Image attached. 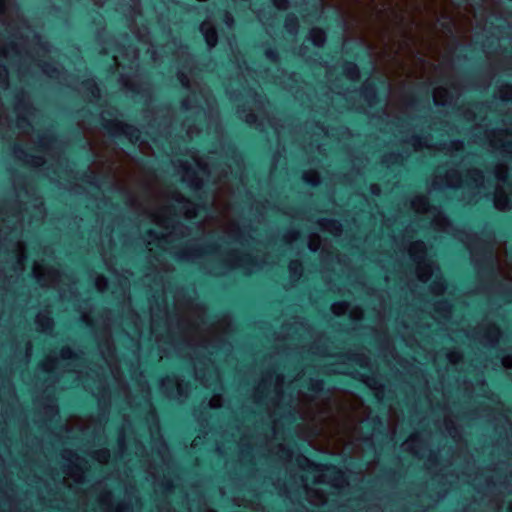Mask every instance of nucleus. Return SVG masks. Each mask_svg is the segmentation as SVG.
Returning a JSON list of instances; mask_svg holds the SVG:
<instances>
[{
	"mask_svg": "<svg viewBox=\"0 0 512 512\" xmlns=\"http://www.w3.org/2000/svg\"><path fill=\"white\" fill-rule=\"evenodd\" d=\"M139 11V2L138 0H131L130 4V13L135 14Z\"/></svg>",
	"mask_w": 512,
	"mask_h": 512,
	"instance_id": "31",
	"label": "nucleus"
},
{
	"mask_svg": "<svg viewBox=\"0 0 512 512\" xmlns=\"http://www.w3.org/2000/svg\"><path fill=\"white\" fill-rule=\"evenodd\" d=\"M178 78L181 82V84L184 86V87H187L189 88L190 87V82H189V79L188 77L184 74V72H179L178 74Z\"/></svg>",
	"mask_w": 512,
	"mask_h": 512,
	"instance_id": "28",
	"label": "nucleus"
},
{
	"mask_svg": "<svg viewBox=\"0 0 512 512\" xmlns=\"http://www.w3.org/2000/svg\"><path fill=\"white\" fill-rule=\"evenodd\" d=\"M254 121V116L253 115H249L246 119V122H253Z\"/></svg>",
	"mask_w": 512,
	"mask_h": 512,
	"instance_id": "40",
	"label": "nucleus"
},
{
	"mask_svg": "<svg viewBox=\"0 0 512 512\" xmlns=\"http://www.w3.org/2000/svg\"><path fill=\"white\" fill-rule=\"evenodd\" d=\"M452 145L456 150H460L463 148V144L461 142H453Z\"/></svg>",
	"mask_w": 512,
	"mask_h": 512,
	"instance_id": "37",
	"label": "nucleus"
},
{
	"mask_svg": "<svg viewBox=\"0 0 512 512\" xmlns=\"http://www.w3.org/2000/svg\"><path fill=\"white\" fill-rule=\"evenodd\" d=\"M138 38L141 40V41H145V36L144 35H138Z\"/></svg>",
	"mask_w": 512,
	"mask_h": 512,
	"instance_id": "44",
	"label": "nucleus"
},
{
	"mask_svg": "<svg viewBox=\"0 0 512 512\" xmlns=\"http://www.w3.org/2000/svg\"><path fill=\"white\" fill-rule=\"evenodd\" d=\"M495 149H500L503 152L512 156V134L500 131L495 134V139L491 140Z\"/></svg>",
	"mask_w": 512,
	"mask_h": 512,
	"instance_id": "9",
	"label": "nucleus"
},
{
	"mask_svg": "<svg viewBox=\"0 0 512 512\" xmlns=\"http://www.w3.org/2000/svg\"><path fill=\"white\" fill-rule=\"evenodd\" d=\"M344 374H345V375L350 376V377H351V378H353V379H356V376H355V374H354V373H348V372H345Z\"/></svg>",
	"mask_w": 512,
	"mask_h": 512,
	"instance_id": "41",
	"label": "nucleus"
},
{
	"mask_svg": "<svg viewBox=\"0 0 512 512\" xmlns=\"http://www.w3.org/2000/svg\"><path fill=\"white\" fill-rule=\"evenodd\" d=\"M63 356L64 358H72L75 357V354L70 349H67L64 351Z\"/></svg>",
	"mask_w": 512,
	"mask_h": 512,
	"instance_id": "35",
	"label": "nucleus"
},
{
	"mask_svg": "<svg viewBox=\"0 0 512 512\" xmlns=\"http://www.w3.org/2000/svg\"><path fill=\"white\" fill-rule=\"evenodd\" d=\"M173 254L183 260H192L200 256V253L198 250L193 249L190 245L186 246L183 249L175 250Z\"/></svg>",
	"mask_w": 512,
	"mask_h": 512,
	"instance_id": "13",
	"label": "nucleus"
},
{
	"mask_svg": "<svg viewBox=\"0 0 512 512\" xmlns=\"http://www.w3.org/2000/svg\"><path fill=\"white\" fill-rule=\"evenodd\" d=\"M150 217L151 220L162 229L159 235L154 231H150V236L157 239L162 248L167 249V245L176 233L171 208L167 205H163L158 210L153 211Z\"/></svg>",
	"mask_w": 512,
	"mask_h": 512,
	"instance_id": "2",
	"label": "nucleus"
},
{
	"mask_svg": "<svg viewBox=\"0 0 512 512\" xmlns=\"http://www.w3.org/2000/svg\"><path fill=\"white\" fill-rule=\"evenodd\" d=\"M303 178L306 182L312 185H317L320 182L319 174L316 171L305 172Z\"/></svg>",
	"mask_w": 512,
	"mask_h": 512,
	"instance_id": "19",
	"label": "nucleus"
},
{
	"mask_svg": "<svg viewBox=\"0 0 512 512\" xmlns=\"http://www.w3.org/2000/svg\"><path fill=\"white\" fill-rule=\"evenodd\" d=\"M336 382H337V383H340V384H344V385H346V386H350V383H348V382H343L342 380H338V381H336Z\"/></svg>",
	"mask_w": 512,
	"mask_h": 512,
	"instance_id": "42",
	"label": "nucleus"
},
{
	"mask_svg": "<svg viewBox=\"0 0 512 512\" xmlns=\"http://www.w3.org/2000/svg\"><path fill=\"white\" fill-rule=\"evenodd\" d=\"M0 55H2L5 58L10 57V51L6 48H3L0 50Z\"/></svg>",
	"mask_w": 512,
	"mask_h": 512,
	"instance_id": "36",
	"label": "nucleus"
},
{
	"mask_svg": "<svg viewBox=\"0 0 512 512\" xmlns=\"http://www.w3.org/2000/svg\"><path fill=\"white\" fill-rule=\"evenodd\" d=\"M289 271L292 278H299L302 273V264L298 260L291 261L289 264Z\"/></svg>",
	"mask_w": 512,
	"mask_h": 512,
	"instance_id": "18",
	"label": "nucleus"
},
{
	"mask_svg": "<svg viewBox=\"0 0 512 512\" xmlns=\"http://www.w3.org/2000/svg\"><path fill=\"white\" fill-rule=\"evenodd\" d=\"M508 168L505 164H499L495 170V178L497 180L494 193V206L500 211H506L511 208V200L506 194L505 187L507 185Z\"/></svg>",
	"mask_w": 512,
	"mask_h": 512,
	"instance_id": "5",
	"label": "nucleus"
},
{
	"mask_svg": "<svg viewBox=\"0 0 512 512\" xmlns=\"http://www.w3.org/2000/svg\"><path fill=\"white\" fill-rule=\"evenodd\" d=\"M16 111L18 114V128L22 129L23 133L29 134V131L25 129V126H28L29 128L31 127V119L34 117L33 108L27 100L21 99L16 105Z\"/></svg>",
	"mask_w": 512,
	"mask_h": 512,
	"instance_id": "6",
	"label": "nucleus"
},
{
	"mask_svg": "<svg viewBox=\"0 0 512 512\" xmlns=\"http://www.w3.org/2000/svg\"><path fill=\"white\" fill-rule=\"evenodd\" d=\"M302 386L315 395H325L331 391L330 388H325V381L322 379L309 378L303 382Z\"/></svg>",
	"mask_w": 512,
	"mask_h": 512,
	"instance_id": "10",
	"label": "nucleus"
},
{
	"mask_svg": "<svg viewBox=\"0 0 512 512\" xmlns=\"http://www.w3.org/2000/svg\"><path fill=\"white\" fill-rule=\"evenodd\" d=\"M408 253L415 266L417 278L422 281H428L437 271L435 263L427 257V248L421 241L413 242L409 245Z\"/></svg>",
	"mask_w": 512,
	"mask_h": 512,
	"instance_id": "3",
	"label": "nucleus"
},
{
	"mask_svg": "<svg viewBox=\"0 0 512 512\" xmlns=\"http://www.w3.org/2000/svg\"><path fill=\"white\" fill-rule=\"evenodd\" d=\"M37 138H38L37 146L40 149H47L48 147H50L51 139L49 137L37 135Z\"/></svg>",
	"mask_w": 512,
	"mask_h": 512,
	"instance_id": "25",
	"label": "nucleus"
},
{
	"mask_svg": "<svg viewBox=\"0 0 512 512\" xmlns=\"http://www.w3.org/2000/svg\"><path fill=\"white\" fill-rule=\"evenodd\" d=\"M412 208L417 213H423L427 220H430L435 230L450 232L452 226L449 220L443 213L436 207H430L428 201L424 196H416L411 201Z\"/></svg>",
	"mask_w": 512,
	"mask_h": 512,
	"instance_id": "4",
	"label": "nucleus"
},
{
	"mask_svg": "<svg viewBox=\"0 0 512 512\" xmlns=\"http://www.w3.org/2000/svg\"><path fill=\"white\" fill-rule=\"evenodd\" d=\"M465 242H466V244H467L468 248L470 249V252H471L472 257H473V258H476V256H477V246H476V245H474V244L472 243V241H471V240H469V239H467Z\"/></svg>",
	"mask_w": 512,
	"mask_h": 512,
	"instance_id": "29",
	"label": "nucleus"
},
{
	"mask_svg": "<svg viewBox=\"0 0 512 512\" xmlns=\"http://www.w3.org/2000/svg\"><path fill=\"white\" fill-rule=\"evenodd\" d=\"M18 16V10L12 0H0V22L10 27Z\"/></svg>",
	"mask_w": 512,
	"mask_h": 512,
	"instance_id": "7",
	"label": "nucleus"
},
{
	"mask_svg": "<svg viewBox=\"0 0 512 512\" xmlns=\"http://www.w3.org/2000/svg\"><path fill=\"white\" fill-rule=\"evenodd\" d=\"M33 274L37 279H44L46 277V272L44 270L43 265L40 262L34 263Z\"/></svg>",
	"mask_w": 512,
	"mask_h": 512,
	"instance_id": "23",
	"label": "nucleus"
},
{
	"mask_svg": "<svg viewBox=\"0 0 512 512\" xmlns=\"http://www.w3.org/2000/svg\"><path fill=\"white\" fill-rule=\"evenodd\" d=\"M371 190H372V193H374V194H378V192H379V187H378L377 185H372Z\"/></svg>",
	"mask_w": 512,
	"mask_h": 512,
	"instance_id": "38",
	"label": "nucleus"
},
{
	"mask_svg": "<svg viewBox=\"0 0 512 512\" xmlns=\"http://www.w3.org/2000/svg\"><path fill=\"white\" fill-rule=\"evenodd\" d=\"M106 285L107 284H106L105 279L103 277H99L97 279V284H96V288L97 289L104 288Z\"/></svg>",
	"mask_w": 512,
	"mask_h": 512,
	"instance_id": "33",
	"label": "nucleus"
},
{
	"mask_svg": "<svg viewBox=\"0 0 512 512\" xmlns=\"http://www.w3.org/2000/svg\"><path fill=\"white\" fill-rule=\"evenodd\" d=\"M225 22H226V24L228 26H232V24H233V17H232L231 14H229V13L225 14Z\"/></svg>",
	"mask_w": 512,
	"mask_h": 512,
	"instance_id": "34",
	"label": "nucleus"
},
{
	"mask_svg": "<svg viewBox=\"0 0 512 512\" xmlns=\"http://www.w3.org/2000/svg\"><path fill=\"white\" fill-rule=\"evenodd\" d=\"M8 87V72L4 66L0 65V88L6 89Z\"/></svg>",
	"mask_w": 512,
	"mask_h": 512,
	"instance_id": "24",
	"label": "nucleus"
},
{
	"mask_svg": "<svg viewBox=\"0 0 512 512\" xmlns=\"http://www.w3.org/2000/svg\"><path fill=\"white\" fill-rule=\"evenodd\" d=\"M433 99L437 105H446L449 102V93L443 87H437L433 91Z\"/></svg>",
	"mask_w": 512,
	"mask_h": 512,
	"instance_id": "14",
	"label": "nucleus"
},
{
	"mask_svg": "<svg viewBox=\"0 0 512 512\" xmlns=\"http://www.w3.org/2000/svg\"><path fill=\"white\" fill-rule=\"evenodd\" d=\"M14 259H15V271L21 272L24 270V262L26 260L25 247L22 242H17L14 245Z\"/></svg>",
	"mask_w": 512,
	"mask_h": 512,
	"instance_id": "12",
	"label": "nucleus"
},
{
	"mask_svg": "<svg viewBox=\"0 0 512 512\" xmlns=\"http://www.w3.org/2000/svg\"><path fill=\"white\" fill-rule=\"evenodd\" d=\"M176 201L184 209V215L186 218L192 219L197 215L196 207L194 204H192L191 202H188V201H184L183 198H181V199L177 198Z\"/></svg>",
	"mask_w": 512,
	"mask_h": 512,
	"instance_id": "16",
	"label": "nucleus"
},
{
	"mask_svg": "<svg viewBox=\"0 0 512 512\" xmlns=\"http://www.w3.org/2000/svg\"><path fill=\"white\" fill-rule=\"evenodd\" d=\"M223 226V231L228 234V235H232L233 234V224H222Z\"/></svg>",
	"mask_w": 512,
	"mask_h": 512,
	"instance_id": "32",
	"label": "nucleus"
},
{
	"mask_svg": "<svg viewBox=\"0 0 512 512\" xmlns=\"http://www.w3.org/2000/svg\"><path fill=\"white\" fill-rule=\"evenodd\" d=\"M495 264L503 277L512 280V257L508 256L504 248L497 251Z\"/></svg>",
	"mask_w": 512,
	"mask_h": 512,
	"instance_id": "8",
	"label": "nucleus"
},
{
	"mask_svg": "<svg viewBox=\"0 0 512 512\" xmlns=\"http://www.w3.org/2000/svg\"><path fill=\"white\" fill-rule=\"evenodd\" d=\"M375 399H376L377 401H380V397H379L378 395H375Z\"/></svg>",
	"mask_w": 512,
	"mask_h": 512,
	"instance_id": "45",
	"label": "nucleus"
},
{
	"mask_svg": "<svg viewBox=\"0 0 512 512\" xmlns=\"http://www.w3.org/2000/svg\"><path fill=\"white\" fill-rule=\"evenodd\" d=\"M499 96L504 100L512 99V86L511 85H503L499 89Z\"/></svg>",
	"mask_w": 512,
	"mask_h": 512,
	"instance_id": "21",
	"label": "nucleus"
},
{
	"mask_svg": "<svg viewBox=\"0 0 512 512\" xmlns=\"http://www.w3.org/2000/svg\"><path fill=\"white\" fill-rule=\"evenodd\" d=\"M31 140H32V142H35L34 136H31Z\"/></svg>",
	"mask_w": 512,
	"mask_h": 512,
	"instance_id": "47",
	"label": "nucleus"
},
{
	"mask_svg": "<svg viewBox=\"0 0 512 512\" xmlns=\"http://www.w3.org/2000/svg\"><path fill=\"white\" fill-rule=\"evenodd\" d=\"M345 71H346L347 76H348L350 79H352V80H356V79H358V78H359V75H360V74H359L358 67H357L356 65H354V64H348V65L346 66Z\"/></svg>",
	"mask_w": 512,
	"mask_h": 512,
	"instance_id": "22",
	"label": "nucleus"
},
{
	"mask_svg": "<svg viewBox=\"0 0 512 512\" xmlns=\"http://www.w3.org/2000/svg\"><path fill=\"white\" fill-rule=\"evenodd\" d=\"M42 162H43V161H42V160H40V161H37V163H36V164H37V165H41V164H42Z\"/></svg>",
	"mask_w": 512,
	"mask_h": 512,
	"instance_id": "46",
	"label": "nucleus"
},
{
	"mask_svg": "<svg viewBox=\"0 0 512 512\" xmlns=\"http://www.w3.org/2000/svg\"><path fill=\"white\" fill-rule=\"evenodd\" d=\"M113 58H114V61H115L117 66H121L122 65L121 62L118 60V56L115 55Z\"/></svg>",
	"mask_w": 512,
	"mask_h": 512,
	"instance_id": "39",
	"label": "nucleus"
},
{
	"mask_svg": "<svg viewBox=\"0 0 512 512\" xmlns=\"http://www.w3.org/2000/svg\"><path fill=\"white\" fill-rule=\"evenodd\" d=\"M308 246H309L310 250H312V251L318 250L320 247V238L317 235L311 236L309 239Z\"/></svg>",
	"mask_w": 512,
	"mask_h": 512,
	"instance_id": "27",
	"label": "nucleus"
},
{
	"mask_svg": "<svg viewBox=\"0 0 512 512\" xmlns=\"http://www.w3.org/2000/svg\"><path fill=\"white\" fill-rule=\"evenodd\" d=\"M286 28L290 31V32H295L296 31V28H297V19L296 17L294 16H288L287 19H286Z\"/></svg>",
	"mask_w": 512,
	"mask_h": 512,
	"instance_id": "26",
	"label": "nucleus"
},
{
	"mask_svg": "<svg viewBox=\"0 0 512 512\" xmlns=\"http://www.w3.org/2000/svg\"><path fill=\"white\" fill-rule=\"evenodd\" d=\"M273 4L279 9H286L288 6V0H272Z\"/></svg>",
	"mask_w": 512,
	"mask_h": 512,
	"instance_id": "30",
	"label": "nucleus"
},
{
	"mask_svg": "<svg viewBox=\"0 0 512 512\" xmlns=\"http://www.w3.org/2000/svg\"><path fill=\"white\" fill-rule=\"evenodd\" d=\"M320 226L323 230L328 231L333 235L341 233V224L335 220H321Z\"/></svg>",
	"mask_w": 512,
	"mask_h": 512,
	"instance_id": "15",
	"label": "nucleus"
},
{
	"mask_svg": "<svg viewBox=\"0 0 512 512\" xmlns=\"http://www.w3.org/2000/svg\"><path fill=\"white\" fill-rule=\"evenodd\" d=\"M372 423L374 425L373 429L376 430V432L381 435V436H386V432H385V425H384V422L382 421V419L380 417H374L372 419Z\"/></svg>",
	"mask_w": 512,
	"mask_h": 512,
	"instance_id": "20",
	"label": "nucleus"
},
{
	"mask_svg": "<svg viewBox=\"0 0 512 512\" xmlns=\"http://www.w3.org/2000/svg\"><path fill=\"white\" fill-rule=\"evenodd\" d=\"M352 360L355 361L356 363H358L360 365V367H364V365L361 362H359L358 359L352 358Z\"/></svg>",
	"mask_w": 512,
	"mask_h": 512,
	"instance_id": "43",
	"label": "nucleus"
},
{
	"mask_svg": "<svg viewBox=\"0 0 512 512\" xmlns=\"http://www.w3.org/2000/svg\"><path fill=\"white\" fill-rule=\"evenodd\" d=\"M434 185L435 188L460 187L465 185L477 189V193H481L482 190L485 189L484 176L476 169L468 171L465 180L462 179L457 170H449L444 177H442L441 173L438 171Z\"/></svg>",
	"mask_w": 512,
	"mask_h": 512,
	"instance_id": "1",
	"label": "nucleus"
},
{
	"mask_svg": "<svg viewBox=\"0 0 512 512\" xmlns=\"http://www.w3.org/2000/svg\"><path fill=\"white\" fill-rule=\"evenodd\" d=\"M200 31L203 34L209 48L214 47L217 43V33L214 25L208 20L204 21L200 25Z\"/></svg>",
	"mask_w": 512,
	"mask_h": 512,
	"instance_id": "11",
	"label": "nucleus"
},
{
	"mask_svg": "<svg viewBox=\"0 0 512 512\" xmlns=\"http://www.w3.org/2000/svg\"><path fill=\"white\" fill-rule=\"evenodd\" d=\"M309 36H310L311 41L316 46H322L325 43L326 36H325L324 31L321 29H318V28L312 29L309 33Z\"/></svg>",
	"mask_w": 512,
	"mask_h": 512,
	"instance_id": "17",
	"label": "nucleus"
}]
</instances>
